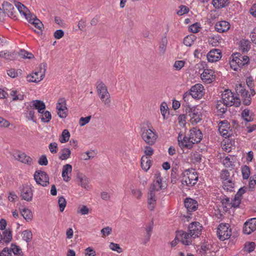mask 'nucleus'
Wrapping results in <instances>:
<instances>
[{
    "label": "nucleus",
    "instance_id": "11",
    "mask_svg": "<svg viewBox=\"0 0 256 256\" xmlns=\"http://www.w3.org/2000/svg\"><path fill=\"white\" fill-rule=\"evenodd\" d=\"M202 226L199 222H192L188 226V231L191 234V236L195 238L201 234Z\"/></svg>",
    "mask_w": 256,
    "mask_h": 256
},
{
    "label": "nucleus",
    "instance_id": "15",
    "mask_svg": "<svg viewBox=\"0 0 256 256\" xmlns=\"http://www.w3.org/2000/svg\"><path fill=\"white\" fill-rule=\"evenodd\" d=\"M184 206L187 209L188 214H191V212L196 211L198 208V202L190 198H186L184 199Z\"/></svg>",
    "mask_w": 256,
    "mask_h": 256
},
{
    "label": "nucleus",
    "instance_id": "64",
    "mask_svg": "<svg viewBox=\"0 0 256 256\" xmlns=\"http://www.w3.org/2000/svg\"><path fill=\"white\" fill-rule=\"evenodd\" d=\"M86 256H96L95 250L91 247H88L85 250Z\"/></svg>",
    "mask_w": 256,
    "mask_h": 256
},
{
    "label": "nucleus",
    "instance_id": "19",
    "mask_svg": "<svg viewBox=\"0 0 256 256\" xmlns=\"http://www.w3.org/2000/svg\"><path fill=\"white\" fill-rule=\"evenodd\" d=\"M222 56V52L219 49H213L210 50L206 55L208 61L210 62L218 61L221 58Z\"/></svg>",
    "mask_w": 256,
    "mask_h": 256
},
{
    "label": "nucleus",
    "instance_id": "3",
    "mask_svg": "<svg viewBox=\"0 0 256 256\" xmlns=\"http://www.w3.org/2000/svg\"><path fill=\"white\" fill-rule=\"evenodd\" d=\"M230 62V68L234 71L240 70L245 66H247L250 62V58L247 56H242L240 52L233 54Z\"/></svg>",
    "mask_w": 256,
    "mask_h": 256
},
{
    "label": "nucleus",
    "instance_id": "10",
    "mask_svg": "<svg viewBox=\"0 0 256 256\" xmlns=\"http://www.w3.org/2000/svg\"><path fill=\"white\" fill-rule=\"evenodd\" d=\"M204 88L200 84H197L192 86L188 92L190 94L191 96L194 99H200L204 96Z\"/></svg>",
    "mask_w": 256,
    "mask_h": 256
},
{
    "label": "nucleus",
    "instance_id": "51",
    "mask_svg": "<svg viewBox=\"0 0 256 256\" xmlns=\"http://www.w3.org/2000/svg\"><path fill=\"white\" fill-rule=\"evenodd\" d=\"M160 112L163 116L164 119L167 118L168 117H166V113L168 112V114H169V110L167 105V104L166 102H162L160 106Z\"/></svg>",
    "mask_w": 256,
    "mask_h": 256
},
{
    "label": "nucleus",
    "instance_id": "23",
    "mask_svg": "<svg viewBox=\"0 0 256 256\" xmlns=\"http://www.w3.org/2000/svg\"><path fill=\"white\" fill-rule=\"evenodd\" d=\"M230 128V124L226 120L220 121L219 123V131L223 136L229 137L228 129Z\"/></svg>",
    "mask_w": 256,
    "mask_h": 256
},
{
    "label": "nucleus",
    "instance_id": "26",
    "mask_svg": "<svg viewBox=\"0 0 256 256\" xmlns=\"http://www.w3.org/2000/svg\"><path fill=\"white\" fill-rule=\"evenodd\" d=\"M20 162L30 166L32 164V159L24 153H20L18 154L16 158Z\"/></svg>",
    "mask_w": 256,
    "mask_h": 256
},
{
    "label": "nucleus",
    "instance_id": "13",
    "mask_svg": "<svg viewBox=\"0 0 256 256\" xmlns=\"http://www.w3.org/2000/svg\"><path fill=\"white\" fill-rule=\"evenodd\" d=\"M256 230V218H252L246 221L242 228L243 233L250 234Z\"/></svg>",
    "mask_w": 256,
    "mask_h": 256
},
{
    "label": "nucleus",
    "instance_id": "25",
    "mask_svg": "<svg viewBox=\"0 0 256 256\" xmlns=\"http://www.w3.org/2000/svg\"><path fill=\"white\" fill-rule=\"evenodd\" d=\"M192 138H190V134L188 136H184L182 140V143L180 142V146L181 148H186L190 149L193 147L194 143L192 142Z\"/></svg>",
    "mask_w": 256,
    "mask_h": 256
},
{
    "label": "nucleus",
    "instance_id": "18",
    "mask_svg": "<svg viewBox=\"0 0 256 256\" xmlns=\"http://www.w3.org/2000/svg\"><path fill=\"white\" fill-rule=\"evenodd\" d=\"M190 138H192V142L194 144L199 143L202 140V131L197 127L193 128L190 130Z\"/></svg>",
    "mask_w": 256,
    "mask_h": 256
},
{
    "label": "nucleus",
    "instance_id": "43",
    "mask_svg": "<svg viewBox=\"0 0 256 256\" xmlns=\"http://www.w3.org/2000/svg\"><path fill=\"white\" fill-rule=\"evenodd\" d=\"M223 188L227 191L234 192L233 188L234 187V182L232 180H228L226 182H222Z\"/></svg>",
    "mask_w": 256,
    "mask_h": 256
},
{
    "label": "nucleus",
    "instance_id": "45",
    "mask_svg": "<svg viewBox=\"0 0 256 256\" xmlns=\"http://www.w3.org/2000/svg\"><path fill=\"white\" fill-rule=\"evenodd\" d=\"M250 110L248 108H245L242 112V116L244 120L246 122H250L253 120L252 116H250Z\"/></svg>",
    "mask_w": 256,
    "mask_h": 256
},
{
    "label": "nucleus",
    "instance_id": "8",
    "mask_svg": "<svg viewBox=\"0 0 256 256\" xmlns=\"http://www.w3.org/2000/svg\"><path fill=\"white\" fill-rule=\"evenodd\" d=\"M229 228L230 226L228 224H220L217 230V235L220 240L224 241L230 238L231 229Z\"/></svg>",
    "mask_w": 256,
    "mask_h": 256
},
{
    "label": "nucleus",
    "instance_id": "58",
    "mask_svg": "<svg viewBox=\"0 0 256 256\" xmlns=\"http://www.w3.org/2000/svg\"><path fill=\"white\" fill-rule=\"evenodd\" d=\"M109 246H110V248L112 250L117 252L118 253H120L122 252V248L120 247V245L118 244L110 242Z\"/></svg>",
    "mask_w": 256,
    "mask_h": 256
},
{
    "label": "nucleus",
    "instance_id": "52",
    "mask_svg": "<svg viewBox=\"0 0 256 256\" xmlns=\"http://www.w3.org/2000/svg\"><path fill=\"white\" fill-rule=\"evenodd\" d=\"M47 68V64L46 62H42L40 64L39 66V72L40 74V80H42L45 76V74Z\"/></svg>",
    "mask_w": 256,
    "mask_h": 256
},
{
    "label": "nucleus",
    "instance_id": "2",
    "mask_svg": "<svg viewBox=\"0 0 256 256\" xmlns=\"http://www.w3.org/2000/svg\"><path fill=\"white\" fill-rule=\"evenodd\" d=\"M140 135L143 140L149 146L154 145L158 138L156 132L149 122H146V126L140 128Z\"/></svg>",
    "mask_w": 256,
    "mask_h": 256
},
{
    "label": "nucleus",
    "instance_id": "41",
    "mask_svg": "<svg viewBox=\"0 0 256 256\" xmlns=\"http://www.w3.org/2000/svg\"><path fill=\"white\" fill-rule=\"evenodd\" d=\"M178 168L176 167H172L170 174L171 182L175 184L179 179V176L178 174Z\"/></svg>",
    "mask_w": 256,
    "mask_h": 256
},
{
    "label": "nucleus",
    "instance_id": "27",
    "mask_svg": "<svg viewBox=\"0 0 256 256\" xmlns=\"http://www.w3.org/2000/svg\"><path fill=\"white\" fill-rule=\"evenodd\" d=\"M42 113L39 114V118L41 121L44 123H48L52 119V114L48 111L45 110H41Z\"/></svg>",
    "mask_w": 256,
    "mask_h": 256
},
{
    "label": "nucleus",
    "instance_id": "62",
    "mask_svg": "<svg viewBox=\"0 0 256 256\" xmlns=\"http://www.w3.org/2000/svg\"><path fill=\"white\" fill-rule=\"evenodd\" d=\"M232 202H230L231 208H238L241 202V198H238V196H234L232 199Z\"/></svg>",
    "mask_w": 256,
    "mask_h": 256
},
{
    "label": "nucleus",
    "instance_id": "7",
    "mask_svg": "<svg viewBox=\"0 0 256 256\" xmlns=\"http://www.w3.org/2000/svg\"><path fill=\"white\" fill-rule=\"evenodd\" d=\"M34 178L36 184L45 187L50 184V178L48 174L44 171L36 170L34 174Z\"/></svg>",
    "mask_w": 256,
    "mask_h": 256
},
{
    "label": "nucleus",
    "instance_id": "46",
    "mask_svg": "<svg viewBox=\"0 0 256 256\" xmlns=\"http://www.w3.org/2000/svg\"><path fill=\"white\" fill-rule=\"evenodd\" d=\"M62 154L59 156L61 160H66L70 157L71 151L68 148H64L61 150Z\"/></svg>",
    "mask_w": 256,
    "mask_h": 256
},
{
    "label": "nucleus",
    "instance_id": "21",
    "mask_svg": "<svg viewBox=\"0 0 256 256\" xmlns=\"http://www.w3.org/2000/svg\"><path fill=\"white\" fill-rule=\"evenodd\" d=\"M156 203V192L149 191L148 193V207L150 210L152 211Z\"/></svg>",
    "mask_w": 256,
    "mask_h": 256
},
{
    "label": "nucleus",
    "instance_id": "42",
    "mask_svg": "<svg viewBox=\"0 0 256 256\" xmlns=\"http://www.w3.org/2000/svg\"><path fill=\"white\" fill-rule=\"evenodd\" d=\"M70 136L69 131L67 129H65L62 131L59 140L61 143H66L68 141Z\"/></svg>",
    "mask_w": 256,
    "mask_h": 256
},
{
    "label": "nucleus",
    "instance_id": "28",
    "mask_svg": "<svg viewBox=\"0 0 256 256\" xmlns=\"http://www.w3.org/2000/svg\"><path fill=\"white\" fill-rule=\"evenodd\" d=\"M28 82H35L38 83L40 82V74L39 72H33L30 74H29L26 76Z\"/></svg>",
    "mask_w": 256,
    "mask_h": 256
},
{
    "label": "nucleus",
    "instance_id": "47",
    "mask_svg": "<svg viewBox=\"0 0 256 256\" xmlns=\"http://www.w3.org/2000/svg\"><path fill=\"white\" fill-rule=\"evenodd\" d=\"M162 189H164V188L162 184H156V182L153 181L150 186L148 190L156 192Z\"/></svg>",
    "mask_w": 256,
    "mask_h": 256
},
{
    "label": "nucleus",
    "instance_id": "53",
    "mask_svg": "<svg viewBox=\"0 0 256 256\" xmlns=\"http://www.w3.org/2000/svg\"><path fill=\"white\" fill-rule=\"evenodd\" d=\"M58 204L60 208V212H63L66 204V199L63 196H61L58 198Z\"/></svg>",
    "mask_w": 256,
    "mask_h": 256
},
{
    "label": "nucleus",
    "instance_id": "37",
    "mask_svg": "<svg viewBox=\"0 0 256 256\" xmlns=\"http://www.w3.org/2000/svg\"><path fill=\"white\" fill-rule=\"evenodd\" d=\"M22 216L27 222L31 221L32 218V214L30 210L27 208L20 209Z\"/></svg>",
    "mask_w": 256,
    "mask_h": 256
},
{
    "label": "nucleus",
    "instance_id": "33",
    "mask_svg": "<svg viewBox=\"0 0 256 256\" xmlns=\"http://www.w3.org/2000/svg\"><path fill=\"white\" fill-rule=\"evenodd\" d=\"M3 242L6 244H8L12 240V231L10 229H6L2 232Z\"/></svg>",
    "mask_w": 256,
    "mask_h": 256
},
{
    "label": "nucleus",
    "instance_id": "50",
    "mask_svg": "<svg viewBox=\"0 0 256 256\" xmlns=\"http://www.w3.org/2000/svg\"><path fill=\"white\" fill-rule=\"evenodd\" d=\"M5 55L6 57L4 58L8 60H14L16 58L18 54L15 51L10 52L5 50Z\"/></svg>",
    "mask_w": 256,
    "mask_h": 256
},
{
    "label": "nucleus",
    "instance_id": "1",
    "mask_svg": "<svg viewBox=\"0 0 256 256\" xmlns=\"http://www.w3.org/2000/svg\"><path fill=\"white\" fill-rule=\"evenodd\" d=\"M46 108V106L43 101L38 100H32L24 109V114L28 120L36 124L37 120L34 116V110H37L38 113H42L41 110H45Z\"/></svg>",
    "mask_w": 256,
    "mask_h": 256
},
{
    "label": "nucleus",
    "instance_id": "57",
    "mask_svg": "<svg viewBox=\"0 0 256 256\" xmlns=\"http://www.w3.org/2000/svg\"><path fill=\"white\" fill-rule=\"evenodd\" d=\"M38 162L40 166H47L48 162V160L47 159V157L45 154H42V156H41L40 157Z\"/></svg>",
    "mask_w": 256,
    "mask_h": 256
},
{
    "label": "nucleus",
    "instance_id": "29",
    "mask_svg": "<svg viewBox=\"0 0 256 256\" xmlns=\"http://www.w3.org/2000/svg\"><path fill=\"white\" fill-rule=\"evenodd\" d=\"M72 166L70 164H66L63 166L62 171V176L64 180L66 182H68L70 180V177L68 176V172L71 173L72 170Z\"/></svg>",
    "mask_w": 256,
    "mask_h": 256
},
{
    "label": "nucleus",
    "instance_id": "34",
    "mask_svg": "<svg viewBox=\"0 0 256 256\" xmlns=\"http://www.w3.org/2000/svg\"><path fill=\"white\" fill-rule=\"evenodd\" d=\"M152 160L148 158L145 156H143L141 158V167L142 170L145 171H148L152 164Z\"/></svg>",
    "mask_w": 256,
    "mask_h": 256
},
{
    "label": "nucleus",
    "instance_id": "38",
    "mask_svg": "<svg viewBox=\"0 0 256 256\" xmlns=\"http://www.w3.org/2000/svg\"><path fill=\"white\" fill-rule=\"evenodd\" d=\"M9 252L10 253L12 252L14 255L18 256H22L24 254L20 247L14 243L11 244V248H9Z\"/></svg>",
    "mask_w": 256,
    "mask_h": 256
},
{
    "label": "nucleus",
    "instance_id": "12",
    "mask_svg": "<svg viewBox=\"0 0 256 256\" xmlns=\"http://www.w3.org/2000/svg\"><path fill=\"white\" fill-rule=\"evenodd\" d=\"M20 197L22 200L27 202H30L33 196L32 188L28 184L22 185L20 187Z\"/></svg>",
    "mask_w": 256,
    "mask_h": 256
},
{
    "label": "nucleus",
    "instance_id": "44",
    "mask_svg": "<svg viewBox=\"0 0 256 256\" xmlns=\"http://www.w3.org/2000/svg\"><path fill=\"white\" fill-rule=\"evenodd\" d=\"M22 240L26 242H30L32 238V231L30 230H24L22 232Z\"/></svg>",
    "mask_w": 256,
    "mask_h": 256
},
{
    "label": "nucleus",
    "instance_id": "49",
    "mask_svg": "<svg viewBox=\"0 0 256 256\" xmlns=\"http://www.w3.org/2000/svg\"><path fill=\"white\" fill-rule=\"evenodd\" d=\"M16 6L20 13L24 16H26V14L29 12V10L28 8L20 2H18V4H16Z\"/></svg>",
    "mask_w": 256,
    "mask_h": 256
},
{
    "label": "nucleus",
    "instance_id": "48",
    "mask_svg": "<svg viewBox=\"0 0 256 256\" xmlns=\"http://www.w3.org/2000/svg\"><path fill=\"white\" fill-rule=\"evenodd\" d=\"M242 173L244 180H248L250 176V168L246 165H244L242 167Z\"/></svg>",
    "mask_w": 256,
    "mask_h": 256
},
{
    "label": "nucleus",
    "instance_id": "6",
    "mask_svg": "<svg viewBox=\"0 0 256 256\" xmlns=\"http://www.w3.org/2000/svg\"><path fill=\"white\" fill-rule=\"evenodd\" d=\"M96 89L101 100L104 102L107 106H110L111 102L110 94L108 91L107 87L102 80H98L97 82Z\"/></svg>",
    "mask_w": 256,
    "mask_h": 256
},
{
    "label": "nucleus",
    "instance_id": "56",
    "mask_svg": "<svg viewBox=\"0 0 256 256\" xmlns=\"http://www.w3.org/2000/svg\"><path fill=\"white\" fill-rule=\"evenodd\" d=\"M189 12V8L184 5L179 6V10L177 11V14L178 16H182L184 14H188Z\"/></svg>",
    "mask_w": 256,
    "mask_h": 256
},
{
    "label": "nucleus",
    "instance_id": "30",
    "mask_svg": "<svg viewBox=\"0 0 256 256\" xmlns=\"http://www.w3.org/2000/svg\"><path fill=\"white\" fill-rule=\"evenodd\" d=\"M230 0H212V4L216 9L226 7L230 3Z\"/></svg>",
    "mask_w": 256,
    "mask_h": 256
},
{
    "label": "nucleus",
    "instance_id": "5",
    "mask_svg": "<svg viewBox=\"0 0 256 256\" xmlns=\"http://www.w3.org/2000/svg\"><path fill=\"white\" fill-rule=\"evenodd\" d=\"M185 112L188 114L190 118V122L192 124L195 125L202 120V109H200L198 106L191 107L188 105L185 109Z\"/></svg>",
    "mask_w": 256,
    "mask_h": 256
},
{
    "label": "nucleus",
    "instance_id": "54",
    "mask_svg": "<svg viewBox=\"0 0 256 256\" xmlns=\"http://www.w3.org/2000/svg\"><path fill=\"white\" fill-rule=\"evenodd\" d=\"M201 24L200 22H196L189 26L190 32H199L201 29Z\"/></svg>",
    "mask_w": 256,
    "mask_h": 256
},
{
    "label": "nucleus",
    "instance_id": "32",
    "mask_svg": "<svg viewBox=\"0 0 256 256\" xmlns=\"http://www.w3.org/2000/svg\"><path fill=\"white\" fill-rule=\"evenodd\" d=\"M239 47L243 52H247L250 48V42L248 40L242 39L240 41Z\"/></svg>",
    "mask_w": 256,
    "mask_h": 256
},
{
    "label": "nucleus",
    "instance_id": "17",
    "mask_svg": "<svg viewBox=\"0 0 256 256\" xmlns=\"http://www.w3.org/2000/svg\"><path fill=\"white\" fill-rule=\"evenodd\" d=\"M222 104L226 106H232V100H234V94L229 89L224 90L222 94Z\"/></svg>",
    "mask_w": 256,
    "mask_h": 256
},
{
    "label": "nucleus",
    "instance_id": "9",
    "mask_svg": "<svg viewBox=\"0 0 256 256\" xmlns=\"http://www.w3.org/2000/svg\"><path fill=\"white\" fill-rule=\"evenodd\" d=\"M56 108L57 110V114L60 118H66L68 116V112L66 111L67 110L66 100L64 98H61L58 99L56 104Z\"/></svg>",
    "mask_w": 256,
    "mask_h": 256
},
{
    "label": "nucleus",
    "instance_id": "59",
    "mask_svg": "<svg viewBox=\"0 0 256 256\" xmlns=\"http://www.w3.org/2000/svg\"><path fill=\"white\" fill-rule=\"evenodd\" d=\"M256 244L254 242H250L247 244H246L244 246L246 250L248 253L253 252L254 250Z\"/></svg>",
    "mask_w": 256,
    "mask_h": 256
},
{
    "label": "nucleus",
    "instance_id": "35",
    "mask_svg": "<svg viewBox=\"0 0 256 256\" xmlns=\"http://www.w3.org/2000/svg\"><path fill=\"white\" fill-rule=\"evenodd\" d=\"M222 40V37L217 34L212 36L209 37L208 42L210 44L214 46H218L221 43Z\"/></svg>",
    "mask_w": 256,
    "mask_h": 256
},
{
    "label": "nucleus",
    "instance_id": "63",
    "mask_svg": "<svg viewBox=\"0 0 256 256\" xmlns=\"http://www.w3.org/2000/svg\"><path fill=\"white\" fill-rule=\"evenodd\" d=\"M202 155L198 152H195L194 154L192 160L194 161V163L200 164L202 161Z\"/></svg>",
    "mask_w": 256,
    "mask_h": 256
},
{
    "label": "nucleus",
    "instance_id": "14",
    "mask_svg": "<svg viewBox=\"0 0 256 256\" xmlns=\"http://www.w3.org/2000/svg\"><path fill=\"white\" fill-rule=\"evenodd\" d=\"M2 8L10 18L14 20L17 18L16 10L12 4L8 2H4L2 4Z\"/></svg>",
    "mask_w": 256,
    "mask_h": 256
},
{
    "label": "nucleus",
    "instance_id": "22",
    "mask_svg": "<svg viewBox=\"0 0 256 256\" xmlns=\"http://www.w3.org/2000/svg\"><path fill=\"white\" fill-rule=\"evenodd\" d=\"M230 24L225 20H222L216 23L214 28L217 32H226L230 28Z\"/></svg>",
    "mask_w": 256,
    "mask_h": 256
},
{
    "label": "nucleus",
    "instance_id": "31",
    "mask_svg": "<svg viewBox=\"0 0 256 256\" xmlns=\"http://www.w3.org/2000/svg\"><path fill=\"white\" fill-rule=\"evenodd\" d=\"M216 107L217 110L218 115L220 116V118H223V114L227 111L228 106L224 105L221 100H218Z\"/></svg>",
    "mask_w": 256,
    "mask_h": 256
},
{
    "label": "nucleus",
    "instance_id": "4",
    "mask_svg": "<svg viewBox=\"0 0 256 256\" xmlns=\"http://www.w3.org/2000/svg\"><path fill=\"white\" fill-rule=\"evenodd\" d=\"M181 176L182 177V184L185 183L186 186H194L198 180V174L194 170H186L182 173Z\"/></svg>",
    "mask_w": 256,
    "mask_h": 256
},
{
    "label": "nucleus",
    "instance_id": "36",
    "mask_svg": "<svg viewBox=\"0 0 256 256\" xmlns=\"http://www.w3.org/2000/svg\"><path fill=\"white\" fill-rule=\"evenodd\" d=\"M77 178L80 182V185L82 188H86L88 186V179L82 173L78 172L77 174Z\"/></svg>",
    "mask_w": 256,
    "mask_h": 256
},
{
    "label": "nucleus",
    "instance_id": "16",
    "mask_svg": "<svg viewBox=\"0 0 256 256\" xmlns=\"http://www.w3.org/2000/svg\"><path fill=\"white\" fill-rule=\"evenodd\" d=\"M202 80L208 84H210L216 79L214 72L208 68H204L203 72L201 74Z\"/></svg>",
    "mask_w": 256,
    "mask_h": 256
},
{
    "label": "nucleus",
    "instance_id": "60",
    "mask_svg": "<svg viewBox=\"0 0 256 256\" xmlns=\"http://www.w3.org/2000/svg\"><path fill=\"white\" fill-rule=\"evenodd\" d=\"M91 116H88L86 117H81L79 121V124L81 126H84L87 124H88L90 119H91Z\"/></svg>",
    "mask_w": 256,
    "mask_h": 256
},
{
    "label": "nucleus",
    "instance_id": "24",
    "mask_svg": "<svg viewBox=\"0 0 256 256\" xmlns=\"http://www.w3.org/2000/svg\"><path fill=\"white\" fill-rule=\"evenodd\" d=\"M235 90L237 95H240L242 97L244 96H248V94H249L248 90H246V85L244 83H240L238 84H236Z\"/></svg>",
    "mask_w": 256,
    "mask_h": 256
},
{
    "label": "nucleus",
    "instance_id": "61",
    "mask_svg": "<svg viewBox=\"0 0 256 256\" xmlns=\"http://www.w3.org/2000/svg\"><path fill=\"white\" fill-rule=\"evenodd\" d=\"M210 244L208 242H204L202 243L200 246V250L202 254L204 256L206 254V252L210 250Z\"/></svg>",
    "mask_w": 256,
    "mask_h": 256
},
{
    "label": "nucleus",
    "instance_id": "20",
    "mask_svg": "<svg viewBox=\"0 0 256 256\" xmlns=\"http://www.w3.org/2000/svg\"><path fill=\"white\" fill-rule=\"evenodd\" d=\"M176 234H178L179 236L181 238L180 242L186 246H190L192 244L191 234L188 232H186L182 230H176Z\"/></svg>",
    "mask_w": 256,
    "mask_h": 256
},
{
    "label": "nucleus",
    "instance_id": "55",
    "mask_svg": "<svg viewBox=\"0 0 256 256\" xmlns=\"http://www.w3.org/2000/svg\"><path fill=\"white\" fill-rule=\"evenodd\" d=\"M230 176V174L228 170L226 169H224L221 171L220 178L223 180V182H226L229 180Z\"/></svg>",
    "mask_w": 256,
    "mask_h": 256
},
{
    "label": "nucleus",
    "instance_id": "39",
    "mask_svg": "<svg viewBox=\"0 0 256 256\" xmlns=\"http://www.w3.org/2000/svg\"><path fill=\"white\" fill-rule=\"evenodd\" d=\"M196 36L193 34L186 36L184 39V44L187 46H190L196 40Z\"/></svg>",
    "mask_w": 256,
    "mask_h": 256
},
{
    "label": "nucleus",
    "instance_id": "40",
    "mask_svg": "<svg viewBox=\"0 0 256 256\" xmlns=\"http://www.w3.org/2000/svg\"><path fill=\"white\" fill-rule=\"evenodd\" d=\"M167 44L168 38L166 36H164L162 37L158 47L159 51L162 54H164L165 53Z\"/></svg>",
    "mask_w": 256,
    "mask_h": 256
}]
</instances>
